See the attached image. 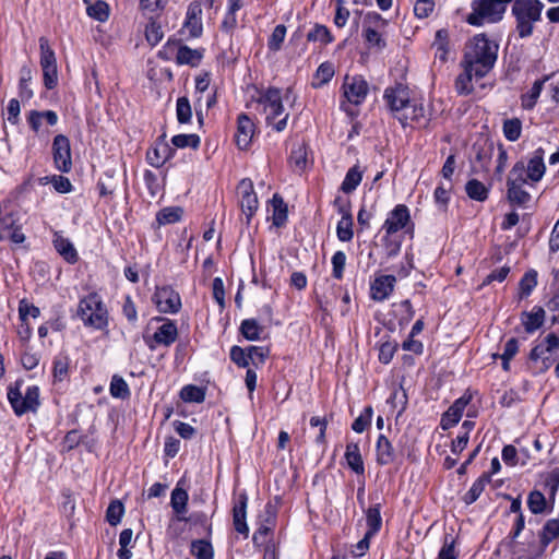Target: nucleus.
<instances>
[{"label": "nucleus", "mask_w": 559, "mask_h": 559, "mask_svg": "<svg viewBox=\"0 0 559 559\" xmlns=\"http://www.w3.org/2000/svg\"><path fill=\"white\" fill-rule=\"evenodd\" d=\"M377 463L379 465H389L395 459V451L390 440L380 435L376 445Z\"/></svg>", "instance_id": "nucleus-23"}, {"label": "nucleus", "mask_w": 559, "mask_h": 559, "mask_svg": "<svg viewBox=\"0 0 559 559\" xmlns=\"http://www.w3.org/2000/svg\"><path fill=\"white\" fill-rule=\"evenodd\" d=\"M123 513L124 507L122 502L119 500H114L107 508L106 520L110 525L116 526L120 523Z\"/></svg>", "instance_id": "nucleus-53"}, {"label": "nucleus", "mask_w": 559, "mask_h": 559, "mask_svg": "<svg viewBox=\"0 0 559 559\" xmlns=\"http://www.w3.org/2000/svg\"><path fill=\"white\" fill-rule=\"evenodd\" d=\"M180 397L187 403H202L205 400V391L200 386L188 384L181 389Z\"/></svg>", "instance_id": "nucleus-38"}, {"label": "nucleus", "mask_w": 559, "mask_h": 559, "mask_svg": "<svg viewBox=\"0 0 559 559\" xmlns=\"http://www.w3.org/2000/svg\"><path fill=\"white\" fill-rule=\"evenodd\" d=\"M39 314V308L29 304L26 299H22L19 302V317L23 323H26L28 317L36 319Z\"/></svg>", "instance_id": "nucleus-60"}, {"label": "nucleus", "mask_w": 559, "mask_h": 559, "mask_svg": "<svg viewBox=\"0 0 559 559\" xmlns=\"http://www.w3.org/2000/svg\"><path fill=\"white\" fill-rule=\"evenodd\" d=\"M171 156V148L167 144H159L147 152V160L154 167L163 166Z\"/></svg>", "instance_id": "nucleus-31"}, {"label": "nucleus", "mask_w": 559, "mask_h": 559, "mask_svg": "<svg viewBox=\"0 0 559 559\" xmlns=\"http://www.w3.org/2000/svg\"><path fill=\"white\" fill-rule=\"evenodd\" d=\"M191 554L195 559H213V547L207 540L197 539L191 543Z\"/></svg>", "instance_id": "nucleus-43"}, {"label": "nucleus", "mask_w": 559, "mask_h": 559, "mask_svg": "<svg viewBox=\"0 0 559 559\" xmlns=\"http://www.w3.org/2000/svg\"><path fill=\"white\" fill-rule=\"evenodd\" d=\"M340 212L342 213V218L337 223L336 226V235L338 240L343 242H348L353 239L354 233H353V216L348 209L342 206L340 209Z\"/></svg>", "instance_id": "nucleus-24"}, {"label": "nucleus", "mask_w": 559, "mask_h": 559, "mask_svg": "<svg viewBox=\"0 0 559 559\" xmlns=\"http://www.w3.org/2000/svg\"><path fill=\"white\" fill-rule=\"evenodd\" d=\"M367 537H373L382 526V518L380 513V504L370 507L366 511Z\"/></svg>", "instance_id": "nucleus-28"}, {"label": "nucleus", "mask_w": 559, "mask_h": 559, "mask_svg": "<svg viewBox=\"0 0 559 559\" xmlns=\"http://www.w3.org/2000/svg\"><path fill=\"white\" fill-rule=\"evenodd\" d=\"M153 299L163 313H177L181 308L179 294L168 286L156 288Z\"/></svg>", "instance_id": "nucleus-10"}, {"label": "nucleus", "mask_w": 559, "mask_h": 559, "mask_svg": "<svg viewBox=\"0 0 559 559\" xmlns=\"http://www.w3.org/2000/svg\"><path fill=\"white\" fill-rule=\"evenodd\" d=\"M345 459L348 467L358 475H364L365 466L360 454V449L357 443L350 442L346 447Z\"/></svg>", "instance_id": "nucleus-25"}, {"label": "nucleus", "mask_w": 559, "mask_h": 559, "mask_svg": "<svg viewBox=\"0 0 559 559\" xmlns=\"http://www.w3.org/2000/svg\"><path fill=\"white\" fill-rule=\"evenodd\" d=\"M258 104L262 108L267 126L277 132L286 129L289 114L283 106V95L280 88L269 87L260 95Z\"/></svg>", "instance_id": "nucleus-2"}, {"label": "nucleus", "mask_w": 559, "mask_h": 559, "mask_svg": "<svg viewBox=\"0 0 559 559\" xmlns=\"http://www.w3.org/2000/svg\"><path fill=\"white\" fill-rule=\"evenodd\" d=\"M489 481H490V475H488L486 473L483 474L479 478H477L474 481V484L472 485V487L469 488V490L465 493L464 502L466 504L474 503L479 498L481 492L484 491L486 484H488Z\"/></svg>", "instance_id": "nucleus-34"}, {"label": "nucleus", "mask_w": 559, "mask_h": 559, "mask_svg": "<svg viewBox=\"0 0 559 559\" xmlns=\"http://www.w3.org/2000/svg\"><path fill=\"white\" fill-rule=\"evenodd\" d=\"M53 246L60 255L69 263H75L78 261V252L69 239L56 234L53 237Z\"/></svg>", "instance_id": "nucleus-26"}, {"label": "nucleus", "mask_w": 559, "mask_h": 559, "mask_svg": "<svg viewBox=\"0 0 559 559\" xmlns=\"http://www.w3.org/2000/svg\"><path fill=\"white\" fill-rule=\"evenodd\" d=\"M52 155L56 168L61 173H69L72 168L70 140L63 134L55 136Z\"/></svg>", "instance_id": "nucleus-9"}, {"label": "nucleus", "mask_w": 559, "mask_h": 559, "mask_svg": "<svg viewBox=\"0 0 559 559\" xmlns=\"http://www.w3.org/2000/svg\"><path fill=\"white\" fill-rule=\"evenodd\" d=\"M523 187L519 185L507 186V197L511 203L525 206L531 201V194Z\"/></svg>", "instance_id": "nucleus-36"}, {"label": "nucleus", "mask_w": 559, "mask_h": 559, "mask_svg": "<svg viewBox=\"0 0 559 559\" xmlns=\"http://www.w3.org/2000/svg\"><path fill=\"white\" fill-rule=\"evenodd\" d=\"M539 537L543 547H547L550 542L559 537V518L548 520L545 523Z\"/></svg>", "instance_id": "nucleus-37"}, {"label": "nucleus", "mask_w": 559, "mask_h": 559, "mask_svg": "<svg viewBox=\"0 0 559 559\" xmlns=\"http://www.w3.org/2000/svg\"><path fill=\"white\" fill-rule=\"evenodd\" d=\"M526 176L531 181V185L540 181L546 171V166L544 164V151L543 148H537L533 156L528 159L525 165Z\"/></svg>", "instance_id": "nucleus-17"}, {"label": "nucleus", "mask_w": 559, "mask_h": 559, "mask_svg": "<svg viewBox=\"0 0 559 559\" xmlns=\"http://www.w3.org/2000/svg\"><path fill=\"white\" fill-rule=\"evenodd\" d=\"M397 119L403 126L407 124L408 120L426 126L429 120L426 116V109L423 103L416 99L411 100L408 110H405L400 116H397Z\"/></svg>", "instance_id": "nucleus-19"}, {"label": "nucleus", "mask_w": 559, "mask_h": 559, "mask_svg": "<svg viewBox=\"0 0 559 559\" xmlns=\"http://www.w3.org/2000/svg\"><path fill=\"white\" fill-rule=\"evenodd\" d=\"M203 55L198 49H191L188 46H180L176 53V62L178 64H188L191 67H197Z\"/></svg>", "instance_id": "nucleus-27"}, {"label": "nucleus", "mask_w": 559, "mask_h": 559, "mask_svg": "<svg viewBox=\"0 0 559 559\" xmlns=\"http://www.w3.org/2000/svg\"><path fill=\"white\" fill-rule=\"evenodd\" d=\"M521 321L526 333L536 332L545 321V310L542 307H534L532 311H524Z\"/></svg>", "instance_id": "nucleus-21"}, {"label": "nucleus", "mask_w": 559, "mask_h": 559, "mask_svg": "<svg viewBox=\"0 0 559 559\" xmlns=\"http://www.w3.org/2000/svg\"><path fill=\"white\" fill-rule=\"evenodd\" d=\"M32 80V69L28 66H23L20 70V97L24 99H31L33 97V91L29 88L28 83Z\"/></svg>", "instance_id": "nucleus-41"}, {"label": "nucleus", "mask_w": 559, "mask_h": 559, "mask_svg": "<svg viewBox=\"0 0 559 559\" xmlns=\"http://www.w3.org/2000/svg\"><path fill=\"white\" fill-rule=\"evenodd\" d=\"M8 400L17 416L35 412L39 406V390L36 385L28 386L24 394L17 386L9 388Z\"/></svg>", "instance_id": "nucleus-5"}, {"label": "nucleus", "mask_w": 559, "mask_h": 559, "mask_svg": "<svg viewBox=\"0 0 559 559\" xmlns=\"http://www.w3.org/2000/svg\"><path fill=\"white\" fill-rule=\"evenodd\" d=\"M164 36L160 25L155 22H151L146 25L145 37L150 45H157Z\"/></svg>", "instance_id": "nucleus-64"}, {"label": "nucleus", "mask_w": 559, "mask_h": 559, "mask_svg": "<svg viewBox=\"0 0 559 559\" xmlns=\"http://www.w3.org/2000/svg\"><path fill=\"white\" fill-rule=\"evenodd\" d=\"M182 214L179 207H165L156 215V221L159 225L173 224L180 219Z\"/></svg>", "instance_id": "nucleus-55"}, {"label": "nucleus", "mask_w": 559, "mask_h": 559, "mask_svg": "<svg viewBox=\"0 0 559 559\" xmlns=\"http://www.w3.org/2000/svg\"><path fill=\"white\" fill-rule=\"evenodd\" d=\"M163 324L155 331L153 341L158 345L170 346L178 336V329L174 321L165 318H155Z\"/></svg>", "instance_id": "nucleus-15"}, {"label": "nucleus", "mask_w": 559, "mask_h": 559, "mask_svg": "<svg viewBox=\"0 0 559 559\" xmlns=\"http://www.w3.org/2000/svg\"><path fill=\"white\" fill-rule=\"evenodd\" d=\"M396 349H397L396 342L386 341V342L381 343V345L379 347V360L382 364H385V365L389 364L393 359V356H394Z\"/></svg>", "instance_id": "nucleus-62"}, {"label": "nucleus", "mask_w": 559, "mask_h": 559, "mask_svg": "<svg viewBox=\"0 0 559 559\" xmlns=\"http://www.w3.org/2000/svg\"><path fill=\"white\" fill-rule=\"evenodd\" d=\"M240 331L242 335L249 341L260 340L263 331L262 326L254 319H246L241 322Z\"/></svg>", "instance_id": "nucleus-45"}, {"label": "nucleus", "mask_w": 559, "mask_h": 559, "mask_svg": "<svg viewBox=\"0 0 559 559\" xmlns=\"http://www.w3.org/2000/svg\"><path fill=\"white\" fill-rule=\"evenodd\" d=\"M76 316L85 326L94 330L103 331L109 323L107 307L97 293H91L80 299Z\"/></svg>", "instance_id": "nucleus-3"}, {"label": "nucleus", "mask_w": 559, "mask_h": 559, "mask_svg": "<svg viewBox=\"0 0 559 559\" xmlns=\"http://www.w3.org/2000/svg\"><path fill=\"white\" fill-rule=\"evenodd\" d=\"M465 192L469 199L484 202L488 199L489 187L477 179H471L465 185Z\"/></svg>", "instance_id": "nucleus-29"}, {"label": "nucleus", "mask_w": 559, "mask_h": 559, "mask_svg": "<svg viewBox=\"0 0 559 559\" xmlns=\"http://www.w3.org/2000/svg\"><path fill=\"white\" fill-rule=\"evenodd\" d=\"M285 36L286 26L283 24L275 26L267 43L269 49L272 51H278L282 47Z\"/></svg>", "instance_id": "nucleus-59"}, {"label": "nucleus", "mask_w": 559, "mask_h": 559, "mask_svg": "<svg viewBox=\"0 0 559 559\" xmlns=\"http://www.w3.org/2000/svg\"><path fill=\"white\" fill-rule=\"evenodd\" d=\"M109 391L110 394L117 399L126 400L130 396L128 383L122 377L117 374H115L111 379Z\"/></svg>", "instance_id": "nucleus-48"}, {"label": "nucleus", "mask_w": 559, "mask_h": 559, "mask_svg": "<svg viewBox=\"0 0 559 559\" xmlns=\"http://www.w3.org/2000/svg\"><path fill=\"white\" fill-rule=\"evenodd\" d=\"M343 95L349 104L360 105L365 102L369 85L367 81L359 75L349 76L346 75L343 83Z\"/></svg>", "instance_id": "nucleus-7"}, {"label": "nucleus", "mask_w": 559, "mask_h": 559, "mask_svg": "<svg viewBox=\"0 0 559 559\" xmlns=\"http://www.w3.org/2000/svg\"><path fill=\"white\" fill-rule=\"evenodd\" d=\"M384 99L392 111L395 112L396 117L405 110H408L411 106L409 88L402 84L396 83L392 87H388L384 91Z\"/></svg>", "instance_id": "nucleus-8"}, {"label": "nucleus", "mask_w": 559, "mask_h": 559, "mask_svg": "<svg viewBox=\"0 0 559 559\" xmlns=\"http://www.w3.org/2000/svg\"><path fill=\"white\" fill-rule=\"evenodd\" d=\"M132 536L133 532L131 528H124L121 531L119 535L120 549L117 552L119 559H131L132 552L130 551V549H128V547L132 543Z\"/></svg>", "instance_id": "nucleus-50"}, {"label": "nucleus", "mask_w": 559, "mask_h": 559, "mask_svg": "<svg viewBox=\"0 0 559 559\" xmlns=\"http://www.w3.org/2000/svg\"><path fill=\"white\" fill-rule=\"evenodd\" d=\"M396 277L394 275L377 276L370 285V297L376 301H383L394 290Z\"/></svg>", "instance_id": "nucleus-12"}, {"label": "nucleus", "mask_w": 559, "mask_h": 559, "mask_svg": "<svg viewBox=\"0 0 559 559\" xmlns=\"http://www.w3.org/2000/svg\"><path fill=\"white\" fill-rule=\"evenodd\" d=\"M362 179V170L358 165L348 169L341 185V190L345 193H352L356 190Z\"/></svg>", "instance_id": "nucleus-30"}, {"label": "nucleus", "mask_w": 559, "mask_h": 559, "mask_svg": "<svg viewBox=\"0 0 559 559\" xmlns=\"http://www.w3.org/2000/svg\"><path fill=\"white\" fill-rule=\"evenodd\" d=\"M87 3L86 12L87 15L98 22H105L109 17V5L102 0L95 3H90L88 0H84Z\"/></svg>", "instance_id": "nucleus-33"}, {"label": "nucleus", "mask_w": 559, "mask_h": 559, "mask_svg": "<svg viewBox=\"0 0 559 559\" xmlns=\"http://www.w3.org/2000/svg\"><path fill=\"white\" fill-rule=\"evenodd\" d=\"M248 358L254 366L262 365L269 356V348L264 346H249Z\"/></svg>", "instance_id": "nucleus-61"}, {"label": "nucleus", "mask_w": 559, "mask_h": 559, "mask_svg": "<svg viewBox=\"0 0 559 559\" xmlns=\"http://www.w3.org/2000/svg\"><path fill=\"white\" fill-rule=\"evenodd\" d=\"M188 499V492L180 488L179 485H177L176 488L171 491L170 497V506L175 513L179 515L187 511Z\"/></svg>", "instance_id": "nucleus-35"}, {"label": "nucleus", "mask_w": 559, "mask_h": 559, "mask_svg": "<svg viewBox=\"0 0 559 559\" xmlns=\"http://www.w3.org/2000/svg\"><path fill=\"white\" fill-rule=\"evenodd\" d=\"M39 49H40V67H56L57 60L55 56V51L51 49L49 45V40L46 37L39 38Z\"/></svg>", "instance_id": "nucleus-42"}, {"label": "nucleus", "mask_w": 559, "mask_h": 559, "mask_svg": "<svg viewBox=\"0 0 559 559\" xmlns=\"http://www.w3.org/2000/svg\"><path fill=\"white\" fill-rule=\"evenodd\" d=\"M200 136L198 134H177L173 136L171 143L178 148L191 147L197 150L200 146Z\"/></svg>", "instance_id": "nucleus-51"}, {"label": "nucleus", "mask_w": 559, "mask_h": 559, "mask_svg": "<svg viewBox=\"0 0 559 559\" xmlns=\"http://www.w3.org/2000/svg\"><path fill=\"white\" fill-rule=\"evenodd\" d=\"M559 349V336L555 333H549L543 341L537 343L530 353V359L533 361H542V369H549L557 359V352Z\"/></svg>", "instance_id": "nucleus-6"}, {"label": "nucleus", "mask_w": 559, "mask_h": 559, "mask_svg": "<svg viewBox=\"0 0 559 559\" xmlns=\"http://www.w3.org/2000/svg\"><path fill=\"white\" fill-rule=\"evenodd\" d=\"M498 48V45L484 34L476 35L466 44L461 64L473 67L476 79H483L493 68Z\"/></svg>", "instance_id": "nucleus-1"}, {"label": "nucleus", "mask_w": 559, "mask_h": 559, "mask_svg": "<svg viewBox=\"0 0 559 559\" xmlns=\"http://www.w3.org/2000/svg\"><path fill=\"white\" fill-rule=\"evenodd\" d=\"M177 119L180 123H187L192 116L191 106L187 97H179L176 104Z\"/></svg>", "instance_id": "nucleus-57"}, {"label": "nucleus", "mask_w": 559, "mask_h": 559, "mask_svg": "<svg viewBox=\"0 0 559 559\" xmlns=\"http://www.w3.org/2000/svg\"><path fill=\"white\" fill-rule=\"evenodd\" d=\"M544 4L539 0H514L512 13L516 20L520 37L532 35L534 23L540 20Z\"/></svg>", "instance_id": "nucleus-4"}, {"label": "nucleus", "mask_w": 559, "mask_h": 559, "mask_svg": "<svg viewBox=\"0 0 559 559\" xmlns=\"http://www.w3.org/2000/svg\"><path fill=\"white\" fill-rule=\"evenodd\" d=\"M332 276L336 280H342L346 265V254L343 251H336L332 259Z\"/></svg>", "instance_id": "nucleus-58"}, {"label": "nucleus", "mask_w": 559, "mask_h": 559, "mask_svg": "<svg viewBox=\"0 0 559 559\" xmlns=\"http://www.w3.org/2000/svg\"><path fill=\"white\" fill-rule=\"evenodd\" d=\"M546 80L547 79L545 78L543 80L535 81L530 92L525 96H523L522 106L524 108L531 109L535 106Z\"/></svg>", "instance_id": "nucleus-52"}, {"label": "nucleus", "mask_w": 559, "mask_h": 559, "mask_svg": "<svg viewBox=\"0 0 559 559\" xmlns=\"http://www.w3.org/2000/svg\"><path fill=\"white\" fill-rule=\"evenodd\" d=\"M411 221L409 211L406 205H396L389 214L383 223L382 229L389 236H393L397 231L407 226Z\"/></svg>", "instance_id": "nucleus-11"}, {"label": "nucleus", "mask_w": 559, "mask_h": 559, "mask_svg": "<svg viewBox=\"0 0 559 559\" xmlns=\"http://www.w3.org/2000/svg\"><path fill=\"white\" fill-rule=\"evenodd\" d=\"M271 204L273 207V224L282 226L287 218V206L278 194H274Z\"/></svg>", "instance_id": "nucleus-40"}, {"label": "nucleus", "mask_w": 559, "mask_h": 559, "mask_svg": "<svg viewBox=\"0 0 559 559\" xmlns=\"http://www.w3.org/2000/svg\"><path fill=\"white\" fill-rule=\"evenodd\" d=\"M248 498L246 493H240L238 497V501L234 504L233 508V523L235 530L239 534L248 535L249 528L246 523V510H247Z\"/></svg>", "instance_id": "nucleus-18"}, {"label": "nucleus", "mask_w": 559, "mask_h": 559, "mask_svg": "<svg viewBox=\"0 0 559 559\" xmlns=\"http://www.w3.org/2000/svg\"><path fill=\"white\" fill-rule=\"evenodd\" d=\"M463 71L455 79V91L459 95H468L474 91L473 79H476L475 69L461 64Z\"/></svg>", "instance_id": "nucleus-22"}, {"label": "nucleus", "mask_w": 559, "mask_h": 559, "mask_svg": "<svg viewBox=\"0 0 559 559\" xmlns=\"http://www.w3.org/2000/svg\"><path fill=\"white\" fill-rule=\"evenodd\" d=\"M469 401H471V396L464 395V396L457 399L449 407V409L442 415V418H441L440 425H441L442 429L447 430L460 421L462 414H463L465 407L467 406V404L469 403Z\"/></svg>", "instance_id": "nucleus-16"}, {"label": "nucleus", "mask_w": 559, "mask_h": 559, "mask_svg": "<svg viewBox=\"0 0 559 559\" xmlns=\"http://www.w3.org/2000/svg\"><path fill=\"white\" fill-rule=\"evenodd\" d=\"M528 182L531 181L526 176L525 163L523 160L516 162L508 175L507 186H524Z\"/></svg>", "instance_id": "nucleus-32"}, {"label": "nucleus", "mask_w": 559, "mask_h": 559, "mask_svg": "<svg viewBox=\"0 0 559 559\" xmlns=\"http://www.w3.org/2000/svg\"><path fill=\"white\" fill-rule=\"evenodd\" d=\"M258 197L255 193L240 198V206L247 218L250 219L258 209Z\"/></svg>", "instance_id": "nucleus-63"}, {"label": "nucleus", "mask_w": 559, "mask_h": 559, "mask_svg": "<svg viewBox=\"0 0 559 559\" xmlns=\"http://www.w3.org/2000/svg\"><path fill=\"white\" fill-rule=\"evenodd\" d=\"M364 38L370 49H377L381 51L385 48L386 41L382 34L370 26L364 28Z\"/></svg>", "instance_id": "nucleus-39"}, {"label": "nucleus", "mask_w": 559, "mask_h": 559, "mask_svg": "<svg viewBox=\"0 0 559 559\" xmlns=\"http://www.w3.org/2000/svg\"><path fill=\"white\" fill-rule=\"evenodd\" d=\"M527 506L532 513L540 514L546 509V498L538 490H533L527 498Z\"/></svg>", "instance_id": "nucleus-54"}, {"label": "nucleus", "mask_w": 559, "mask_h": 559, "mask_svg": "<svg viewBox=\"0 0 559 559\" xmlns=\"http://www.w3.org/2000/svg\"><path fill=\"white\" fill-rule=\"evenodd\" d=\"M201 3L199 1L191 2L188 7L186 21L183 24V27L188 31L190 37L197 38L202 34L203 27L201 22Z\"/></svg>", "instance_id": "nucleus-14"}, {"label": "nucleus", "mask_w": 559, "mask_h": 559, "mask_svg": "<svg viewBox=\"0 0 559 559\" xmlns=\"http://www.w3.org/2000/svg\"><path fill=\"white\" fill-rule=\"evenodd\" d=\"M334 75V67L330 62H323L317 69L314 81L312 82L313 87H321L332 80Z\"/></svg>", "instance_id": "nucleus-44"}, {"label": "nucleus", "mask_w": 559, "mask_h": 559, "mask_svg": "<svg viewBox=\"0 0 559 559\" xmlns=\"http://www.w3.org/2000/svg\"><path fill=\"white\" fill-rule=\"evenodd\" d=\"M432 48L435 49L436 59L440 60L442 63L448 61L451 51L450 35L448 29L441 28L436 32Z\"/></svg>", "instance_id": "nucleus-20"}, {"label": "nucleus", "mask_w": 559, "mask_h": 559, "mask_svg": "<svg viewBox=\"0 0 559 559\" xmlns=\"http://www.w3.org/2000/svg\"><path fill=\"white\" fill-rule=\"evenodd\" d=\"M372 414H373L372 407L367 406L360 413V415L354 420V423L352 425V429L357 433L364 432L366 430V428L371 423Z\"/></svg>", "instance_id": "nucleus-56"}, {"label": "nucleus", "mask_w": 559, "mask_h": 559, "mask_svg": "<svg viewBox=\"0 0 559 559\" xmlns=\"http://www.w3.org/2000/svg\"><path fill=\"white\" fill-rule=\"evenodd\" d=\"M502 130L507 140L515 142L521 136L522 122L518 118L507 119L503 122Z\"/></svg>", "instance_id": "nucleus-49"}, {"label": "nucleus", "mask_w": 559, "mask_h": 559, "mask_svg": "<svg viewBox=\"0 0 559 559\" xmlns=\"http://www.w3.org/2000/svg\"><path fill=\"white\" fill-rule=\"evenodd\" d=\"M536 285L537 272L534 270L526 272L519 283L520 298L530 296L533 289L536 287Z\"/></svg>", "instance_id": "nucleus-47"}, {"label": "nucleus", "mask_w": 559, "mask_h": 559, "mask_svg": "<svg viewBox=\"0 0 559 559\" xmlns=\"http://www.w3.org/2000/svg\"><path fill=\"white\" fill-rule=\"evenodd\" d=\"M309 41H320L323 45H328L334 40L329 28L321 24H316L314 27L307 34Z\"/></svg>", "instance_id": "nucleus-46"}, {"label": "nucleus", "mask_w": 559, "mask_h": 559, "mask_svg": "<svg viewBox=\"0 0 559 559\" xmlns=\"http://www.w3.org/2000/svg\"><path fill=\"white\" fill-rule=\"evenodd\" d=\"M254 134V123L246 115L241 114L237 119V131L235 134V141L240 150H246L250 145Z\"/></svg>", "instance_id": "nucleus-13"}]
</instances>
